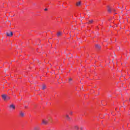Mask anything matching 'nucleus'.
Wrapping results in <instances>:
<instances>
[{"label":"nucleus","instance_id":"nucleus-1","mask_svg":"<svg viewBox=\"0 0 130 130\" xmlns=\"http://www.w3.org/2000/svg\"><path fill=\"white\" fill-rule=\"evenodd\" d=\"M2 97L4 101H8L11 99V97L6 94H2Z\"/></svg>","mask_w":130,"mask_h":130},{"label":"nucleus","instance_id":"nucleus-2","mask_svg":"<svg viewBox=\"0 0 130 130\" xmlns=\"http://www.w3.org/2000/svg\"><path fill=\"white\" fill-rule=\"evenodd\" d=\"M6 35L7 36H8L9 37H12V36H13V32L12 31L7 32Z\"/></svg>","mask_w":130,"mask_h":130},{"label":"nucleus","instance_id":"nucleus-3","mask_svg":"<svg viewBox=\"0 0 130 130\" xmlns=\"http://www.w3.org/2000/svg\"><path fill=\"white\" fill-rule=\"evenodd\" d=\"M95 46L96 49H98V50H99L100 49H101V46H100V45L95 44Z\"/></svg>","mask_w":130,"mask_h":130},{"label":"nucleus","instance_id":"nucleus-4","mask_svg":"<svg viewBox=\"0 0 130 130\" xmlns=\"http://www.w3.org/2000/svg\"><path fill=\"white\" fill-rule=\"evenodd\" d=\"M9 107L10 108H12V109H16V107L15 106V105L14 104H11V105H10Z\"/></svg>","mask_w":130,"mask_h":130},{"label":"nucleus","instance_id":"nucleus-5","mask_svg":"<svg viewBox=\"0 0 130 130\" xmlns=\"http://www.w3.org/2000/svg\"><path fill=\"white\" fill-rule=\"evenodd\" d=\"M48 122L45 120H43V121H42L43 124H47Z\"/></svg>","mask_w":130,"mask_h":130},{"label":"nucleus","instance_id":"nucleus-6","mask_svg":"<svg viewBox=\"0 0 130 130\" xmlns=\"http://www.w3.org/2000/svg\"><path fill=\"white\" fill-rule=\"evenodd\" d=\"M61 34H62L61 32L59 31V32H58L57 34V36L58 37H59V36H61Z\"/></svg>","mask_w":130,"mask_h":130},{"label":"nucleus","instance_id":"nucleus-7","mask_svg":"<svg viewBox=\"0 0 130 130\" xmlns=\"http://www.w3.org/2000/svg\"><path fill=\"white\" fill-rule=\"evenodd\" d=\"M20 114L22 117H24V116H25V114L22 112H20Z\"/></svg>","mask_w":130,"mask_h":130},{"label":"nucleus","instance_id":"nucleus-8","mask_svg":"<svg viewBox=\"0 0 130 130\" xmlns=\"http://www.w3.org/2000/svg\"><path fill=\"white\" fill-rule=\"evenodd\" d=\"M81 1H80L76 4V6H77L78 7H80V6H81Z\"/></svg>","mask_w":130,"mask_h":130},{"label":"nucleus","instance_id":"nucleus-9","mask_svg":"<svg viewBox=\"0 0 130 130\" xmlns=\"http://www.w3.org/2000/svg\"><path fill=\"white\" fill-rule=\"evenodd\" d=\"M108 13H111V9L109 7H108Z\"/></svg>","mask_w":130,"mask_h":130},{"label":"nucleus","instance_id":"nucleus-10","mask_svg":"<svg viewBox=\"0 0 130 130\" xmlns=\"http://www.w3.org/2000/svg\"><path fill=\"white\" fill-rule=\"evenodd\" d=\"M46 88V86H45V85H42V90H44Z\"/></svg>","mask_w":130,"mask_h":130},{"label":"nucleus","instance_id":"nucleus-11","mask_svg":"<svg viewBox=\"0 0 130 130\" xmlns=\"http://www.w3.org/2000/svg\"><path fill=\"white\" fill-rule=\"evenodd\" d=\"M66 117L68 118V120H70V119H71V117L69 116V115H66Z\"/></svg>","mask_w":130,"mask_h":130},{"label":"nucleus","instance_id":"nucleus-12","mask_svg":"<svg viewBox=\"0 0 130 130\" xmlns=\"http://www.w3.org/2000/svg\"><path fill=\"white\" fill-rule=\"evenodd\" d=\"M72 81H73V78H70L69 79V83H71V82H72Z\"/></svg>","mask_w":130,"mask_h":130},{"label":"nucleus","instance_id":"nucleus-13","mask_svg":"<svg viewBox=\"0 0 130 130\" xmlns=\"http://www.w3.org/2000/svg\"><path fill=\"white\" fill-rule=\"evenodd\" d=\"M93 23V20H89V24H92Z\"/></svg>","mask_w":130,"mask_h":130},{"label":"nucleus","instance_id":"nucleus-14","mask_svg":"<svg viewBox=\"0 0 130 130\" xmlns=\"http://www.w3.org/2000/svg\"><path fill=\"white\" fill-rule=\"evenodd\" d=\"M75 129L78 130V129H79V127L78 126H75Z\"/></svg>","mask_w":130,"mask_h":130},{"label":"nucleus","instance_id":"nucleus-15","mask_svg":"<svg viewBox=\"0 0 130 130\" xmlns=\"http://www.w3.org/2000/svg\"><path fill=\"white\" fill-rule=\"evenodd\" d=\"M117 50H120V47H118V49H117Z\"/></svg>","mask_w":130,"mask_h":130},{"label":"nucleus","instance_id":"nucleus-16","mask_svg":"<svg viewBox=\"0 0 130 130\" xmlns=\"http://www.w3.org/2000/svg\"><path fill=\"white\" fill-rule=\"evenodd\" d=\"M25 108H27L28 107V106H24Z\"/></svg>","mask_w":130,"mask_h":130},{"label":"nucleus","instance_id":"nucleus-17","mask_svg":"<svg viewBox=\"0 0 130 130\" xmlns=\"http://www.w3.org/2000/svg\"><path fill=\"white\" fill-rule=\"evenodd\" d=\"M47 10H48L47 8H45V9H44V11H47Z\"/></svg>","mask_w":130,"mask_h":130},{"label":"nucleus","instance_id":"nucleus-18","mask_svg":"<svg viewBox=\"0 0 130 130\" xmlns=\"http://www.w3.org/2000/svg\"><path fill=\"white\" fill-rule=\"evenodd\" d=\"M70 114L72 115L73 114V112H70Z\"/></svg>","mask_w":130,"mask_h":130},{"label":"nucleus","instance_id":"nucleus-19","mask_svg":"<svg viewBox=\"0 0 130 130\" xmlns=\"http://www.w3.org/2000/svg\"><path fill=\"white\" fill-rule=\"evenodd\" d=\"M80 129H81V130H83V127H81L80 128Z\"/></svg>","mask_w":130,"mask_h":130},{"label":"nucleus","instance_id":"nucleus-20","mask_svg":"<svg viewBox=\"0 0 130 130\" xmlns=\"http://www.w3.org/2000/svg\"><path fill=\"white\" fill-rule=\"evenodd\" d=\"M82 18H83V19H84V18H85V17H83Z\"/></svg>","mask_w":130,"mask_h":130},{"label":"nucleus","instance_id":"nucleus-21","mask_svg":"<svg viewBox=\"0 0 130 130\" xmlns=\"http://www.w3.org/2000/svg\"><path fill=\"white\" fill-rule=\"evenodd\" d=\"M35 129H36V130H38V129H37V128H35Z\"/></svg>","mask_w":130,"mask_h":130},{"label":"nucleus","instance_id":"nucleus-22","mask_svg":"<svg viewBox=\"0 0 130 130\" xmlns=\"http://www.w3.org/2000/svg\"><path fill=\"white\" fill-rule=\"evenodd\" d=\"M113 11H115V10H113Z\"/></svg>","mask_w":130,"mask_h":130},{"label":"nucleus","instance_id":"nucleus-23","mask_svg":"<svg viewBox=\"0 0 130 130\" xmlns=\"http://www.w3.org/2000/svg\"><path fill=\"white\" fill-rule=\"evenodd\" d=\"M98 95H99V93H98Z\"/></svg>","mask_w":130,"mask_h":130}]
</instances>
